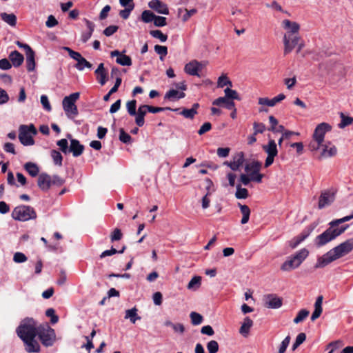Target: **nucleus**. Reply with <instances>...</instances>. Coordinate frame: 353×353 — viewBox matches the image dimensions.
<instances>
[{
    "mask_svg": "<svg viewBox=\"0 0 353 353\" xmlns=\"http://www.w3.org/2000/svg\"><path fill=\"white\" fill-rule=\"evenodd\" d=\"M37 336L41 343L46 347L52 346L56 339L54 330L48 323L41 324L38 326Z\"/></svg>",
    "mask_w": 353,
    "mask_h": 353,
    "instance_id": "6",
    "label": "nucleus"
},
{
    "mask_svg": "<svg viewBox=\"0 0 353 353\" xmlns=\"http://www.w3.org/2000/svg\"><path fill=\"white\" fill-rule=\"evenodd\" d=\"M353 250V238L348 239L317 259L316 269L323 268Z\"/></svg>",
    "mask_w": 353,
    "mask_h": 353,
    "instance_id": "1",
    "label": "nucleus"
},
{
    "mask_svg": "<svg viewBox=\"0 0 353 353\" xmlns=\"http://www.w3.org/2000/svg\"><path fill=\"white\" fill-rule=\"evenodd\" d=\"M145 112L158 113L165 110H171L170 108L154 107L148 105H142Z\"/></svg>",
    "mask_w": 353,
    "mask_h": 353,
    "instance_id": "45",
    "label": "nucleus"
},
{
    "mask_svg": "<svg viewBox=\"0 0 353 353\" xmlns=\"http://www.w3.org/2000/svg\"><path fill=\"white\" fill-rule=\"evenodd\" d=\"M9 59L12 65L16 68L21 65L24 61L23 55L17 50L11 52L9 54Z\"/></svg>",
    "mask_w": 353,
    "mask_h": 353,
    "instance_id": "27",
    "label": "nucleus"
},
{
    "mask_svg": "<svg viewBox=\"0 0 353 353\" xmlns=\"http://www.w3.org/2000/svg\"><path fill=\"white\" fill-rule=\"evenodd\" d=\"M201 278L200 276H194L188 285V289H192L194 286L199 288L201 285Z\"/></svg>",
    "mask_w": 353,
    "mask_h": 353,
    "instance_id": "61",
    "label": "nucleus"
},
{
    "mask_svg": "<svg viewBox=\"0 0 353 353\" xmlns=\"http://www.w3.org/2000/svg\"><path fill=\"white\" fill-rule=\"evenodd\" d=\"M217 85L218 87L219 88H223L227 85L232 86V82L228 79V78L225 75H221L218 79Z\"/></svg>",
    "mask_w": 353,
    "mask_h": 353,
    "instance_id": "59",
    "label": "nucleus"
},
{
    "mask_svg": "<svg viewBox=\"0 0 353 353\" xmlns=\"http://www.w3.org/2000/svg\"><path fill=\"white\" fill-rule=\"evenodd\" d=\"M145 114L146 112L144 110L143 107L142 106V105H140L138 108L137 112H136V114L134 115L136 116L135 122L138 126L141 127L144 125V117Z\"/></svg>",
    "mask_w": 353,
    "mask_h": 353,
    "instance_id": "34",
    "label": "nucleus"
},
{
    "mask_svg": "<svg viewBox=\"0 0 353 353\" xmlns=\"http://www.w3.org/2000/svg\"><path fill=\"white\" fill-rule=\"evenodd\" d=\"M341 121L339 123L340 128H343L347 125H351L353 123V117L345 116L343 113H341Z\"/></svg>",
    "mask_w": 353,
    "mask_h": 353,
    "instance_id": "41",
    "label": "nucleus"
},
{
    "mask_svg": "<svg viewBox=\"0 0 353 353\" xmlns=\"http://www.w3.org/2000/svg\"><path fill=\"white\" fill-rule=\"evenodd\" d=\"M24 168L32 177L37 176L39 172V169L37 165L32 162L26 163L24 165Z\"/></svg>",
    "mask_w": 353,
    "mask_h": 353,
    "instance_id": "36",
    "label": "nucleus"
},
{
    "mask_svg": "<svg viewBox=\"0 0 353 353\" xmlns=\"http://www.w3.org/2000/svg\"><path fill=\"white\" fill-rule=\"evenodd\" d=\"M285 99V95L284 94H279L275 97L270 99L267 97H262L259 99V104L264 105L269 107L274 106L277 103L281 102V101Z\"/></svg>",
    "mask_w": 353,
    "mask_h": 353,
    "instance_id": "21",
    "label": "nucleus"
},
{
    "mask_svg": "<svg viewBox=\"0 0 353 353\" xmlns=\"http://www.w3.org/2000/svg\"><path fill=\"white\" fill-rule=\"evenodd\" d=\"M332 130V127L327 123L323 122L316 125L314 132H328Z\"/></svg>",
    "mask_w": 353,
    "mask_h": 353,
    "instance_id": "43",
    "label": "nucleus"
},
{
    "mask_svg": "<svg viewBox=\"0 0 353 353\" xmlns=\"http://www.w3.org/2000/svg\"><path fill=\"white\" fill-rule=\"evenodd\" d=\"M224 92H225V97L227 99H228L229 100H232V101L233 99L240 100L239 94L236 90H234L229 88H227Z\"/></svg>",
    "mask_w": 353,
    "mask_h": 353,
    "instance_id": "53",
    "label": "nucleus"
},
{
    "mask_svg": "<svg viewBox=\"0 0 353 353\" xmlns=\"http://www.w3.org/2000/svg\"><path fill=\"white\" fill-rule=\"evenodd\" d=\"M207 350L208 353H216L219 351V344L217 341L212 340L207 343Z\"/></svg>",
    "mask_w": 353,
    "mask_h": 353,
    "instance_id": "55",
    "label": "nucleus"
},
{
    "mask_svg": "<svg viewBox=\"0 0 353 353\" xmlns=\"http://www.w3.org/2000/svg\"><path fill=\"white\" fill-rule=\"evenodd\" d=\"M150 34L154 38L159 39L161 42H165L168 39V36L159 30H150Z\"/></svg>",
    "mask_w": 353,
    "mask_h": 353,
    "instance_id": "50",
    "label": "nucleus"
},
{
    "mask_svg": "<svg viewBox=\"0 0 353 353\" xmlns=\"http://www.w3.org/2000/svg\"><path fill=\"white\" fill-rule=\"evenodd\" d=\"M238 205H239L241 212L243 215V217L241 221V223L245 224L249 221V219H250V209L246 205H242L241 203H238Z\"/></svg>",
    "mask_w": 353,
    "mask_h": 353,
    "instance_id": "32",
    "label": "nucleus"
},
{
    "mask_svg": "<svg viewBox=\"0 0 353 353\" xmlns=\"http://www.w3.org/2000/svg\"><path fill=\"white\" fill-rule=\"evenodd\" d=\"M12 217L19 221H27L37 218L34 209L30 205H21L14 208Z\"/></svg>",
    "mask_w": 353,
    "mask_h": 353,
    "instance_id": "7",
    "label": "nucleus"
},
{
    "mask_svg": "<svg viewBox=\"0 0 353 353\" xmlns=\"http://www.w3.org/2000/svg\"><path fill=\"white\" fill-rule=\"evenodd\" d=\"M26 67L28 72L34 70L35 68V53L34 51L26 54Z\"/></svg>",
    "mask_w": 353,
    "mask_h": 353,
    "instance_id": "35",
    "label": "nucleus"
},
{
    "mask_svg": "<svg viewBox=\"0 0 353 353\" xmlns=\"http://www.w3.org/2000/svg\"><path fill=\"white\" fill-rule=\"evenodd\" d=\"M141 18L144 23H148L154 21L155 14L150 10H144L141 14Z\"/></svg>",
    "mask_w": 353,
    "mask_h": 353,
    "instance_id": "42",
    "label": "nucleus"
},
{
    "mask_svg": "<svg viewBox=\"0 0 353 353\" xmlns=\"http://www.w3.org/2000/svg\"><path fill=\"white\" fill-rule=\"evenodd\" d=\"M325 134H313V140L310 142L309 148L311 150H321L324 141Z\"/></svg>",
    "mask_w": 353,
    "mask_h": 353,
    "instance_id": "23",
    "label": "nucleus"
},
{
    "mask_svg": "<svg viewBox=\"0 0 353 353\" xmlns=\"http://www.w3.org/2000/svg\"><path fill=\"white\" fill-rule=\"evenodd\" d=\"M148 6L159 14H169V9L167 5L160 0H152L148 3Z\"/></svg>",
    "mask_w": 353,
    "mask_h": 353,
    "instance_id": "19",
    "label": "nucleus"
},
{
    "mask_svg": "<svg viewBox=\"0 0 353 353\" xmlns=\"http://www.w3.org/2000/svg\"><path fill=\"white\" fill-rule=\"evenodd\" d=\"M92 65L85 58L80 59L75 65V68L78 70H83L85 68H91Z\"/></svg>",
    "mask_w": 353,
    "mask_h": 353,
    "instance_id": "47",
    "label": "nucleus"
},
{
    "mask_svg": "<svg viewBox=\"0 0 353 353\" xmlns=\"http://www.w3.org/2000/svg\"><path fill=\"white\" fill-rule=\"evenodd\" d=\"M335 195L334 192L325 191L321 193L319 199V208L322 209L330 205L334 201Z\"/></svg>",
    "mask_w": 353,
    "mask_h": 353,
    "instance_id": "17",
    "label": "nucleus"
},
{
    "mask_svg": "<svg viewBox=\"0 0 353 353\" xmlns=\"http://www.w3.org/2000/svg\"><path fill=\"white\" fill-rule=\"evenodd\" d=\"M19 139L20 142L26 146L34 144V141L31 134H19Z\"/></svg>",
    "mask_w": 353,
    "mask_h": 353,
    "instance_id": "38",
    "label": "nucleus"
},
{
    "mask_svg": "<svg viewBox=\"0 0 353 353\" xmlns=\"http://www.w3.org/2000/svg\"><path fill=\"white\" fill-rule=\"evenodd\" d=\"M269 121L270 126L268 129L269 131H272L273 132H292V131L285 130L284 126L282 125H279L278 120L272 115L269 117Z\"/></svg>",
    "mask_w": 353,
    "mask_h": 353,
    "instance_id": "24",
    "label": "nucleus"
},
{
    "mask_svg": "<svg viewBox=\"0 0 353 353\" xmlns=\"http://www.w3.org/2000/svg\"><path fill=\"white\" fill-rule=\"evenodd\" d=\"M264 305L268 308L277 309L282 306L283 299L275 294H268L263 297Z\"/></svg>",
    "mask_w": 353,
    "mask_h": 353,
    "instance_id": "10",
    "label": "nucleus"
},
{
    "mask_svg": "<svg viewBox=\"0 0 353 353\" xmlns=\"http://www.w3.org/2000/svg\"><path fill=\"white\" fill-rule=\"evenodd\" d=\"M310 314V312L305 309L301 310L296 316L294 319V323H299L302 322Z\"/></svg>",
    "mask_w": 353,
    "mask_h": 353,
    "instance_id": "49",
    "label": "nucleus"
},
{
    "mask_svg": "<svg viewBox=\"0 0 353 353\" xmlns=\"http://www.w3.org/2000/svg\"><path fill=\"white\" fill-rule=\"evenodd\" d=\"M118 29H119V27L117 26L112 25V26L107 27L103 30V34L106 37H110L113 34H114L118 30Z\"/></svg>",
    "mask_w": 353,
    "mask_h": 353,
    "instance_id": "63",
    "label": "nucleus"
},
{
    "mask_svg": "<svg viewBox=\"0 0 353 353\" xmlns=\"http://www.w3.org/2000/svg\"><path fill=\"white\" fill-rule=\"evenodd\" d=\"M27 259L26 256L22 252H16L13 256V261L17 263L26 262Z\"/></svg>",
    "mask_w": 353,
    "mask_h": 353,
    "instance_id": "62",
    "label": "nucleus"
},
{
    "mask_svg": "<svg viewBox=\"0 0 353 353\" xmlns=\"http://www.w3.org/2000/svg\"><path fill=\"white\" fill-rule=\"evenodd\" d=\"M252 325L253 321L248 316L245 317L239 329V333L246 337L249 334L250 330Z\"/></svg>",
    "mask_w": 353,
    "mask_h": 353,
    "instance_id": "29",
    "label": "nucleus"
},
{
    "mask_svg": "<svg viewBox=\"0 0 353 353\" xmlns=\"http://www.w3.org/2000/svg\"><path fill=\"white\" fill-rule=\"evenodd\" d=\"M154 51L160 55V59L163 61L168 54V48L164 46H154Z\"/></svg>",
    "mask_w": 353,
    "mask_h": 353,
    "instance_id": "51",
    "label": "nucleus"
},
{
    "mask_svg": "<svg viewBox=\"0 0 353 353\" xmlns=\"http://www.w3.org/2000/svg\"><path fill=\"white\" fill-rule=\"evenodd\" d=\"M309 251L303 248L295 254L290 256L281 266V270L284 272H289L299 268L301 264L308 256Z\"/></svg>",
    "mask_w": 353,
    "mask_h": 353,
    "instance_id": "5",
    "label": "nucleus"
},
{
    "mask_svg": "<svg viewBox=\"0 0 353 353\" xmlns=\"http://www.w3.org/2000/svg\"><path fill=\"white\" fill-rule=\"evenodd\" d=\"M68 138L70 141V145L66 139H61L57 141L59 150L65 154L72 153L74 158L80 157L84 152V145L81 144L77 139H73L70 134H68Z\"/></svg>",
    "mask_w": 353,
    "mask_h": 353,
    "instance_id": "2",
    "label": "nucleus"
},
{
    "mask_svg": "<svg viewBox=\"0 0 353 353\" xmlns=\"http://www.w3.org/2000/svg\"><path fill=\"white\" fill-rule=\"evenodd\" d=\"M263 150L268 154H273L276 155L278 154L277 147L276 144L274 140L270 139L268 141V145H263Z\"/></svg>",
    "mask_w": 353,
    "mask_h": 353,
    "instance_id": "30",
    "label": "nucleus"
},
{
    "mask_svg": "<svg viewBox=\"0 0 353 353\" xmlns=\"http://www.w3.org/2000/svg\"><path fill=\"white\" fill-rule=\"evenodd\" d=\"M63 50L67 51L68 52L69 56L72 59L76 60L77 61H78L80 59L83 57L79 52L74 51L69 47H63Z\"/></svg>",
    "mask_w": 353,
    "mask_h": 353,
    "instance_id": "58",
    "label": "nucleus"
},
{
    "mask_svg": "<svg viewBox=\"0 0 353 353\" xmlns=\"http://www.w3.org/2000/svg\"><path fill=\"white\" fill-rule=\"evenodd\" d=\"M190 318L191 319V323L193 325H198L202 323L203 321V317L201 314L196 312H192L190 314Z\"/></svg>",
    "mask_w": 353,
    "mask_h": 353,
    "instance_id": "40",
    "label": "nucleus"
},
{
    "mask_svg": "<svg viewBox=\"0 0 353 353\" xmlns=\"http://www.w3.org/2000/svg\"><path fill=\"white\" fill-rule=\"evenodd\" d=\"M244 161V154L243 152H239L232 157V160L231 161H225L224 165H227L233 171H237L239 168L243 165Z\"/></svg>",
    "mask_w": 353,
    "mask_h": 353,
    "instance_id": "12",
    "label": "nucleus"
},
{
    "mask_svg": "<svg viewBox=\"0 0 353 353\" xmlns=\"http://www.w3.org/2000/svg\"><path fill=\"white\" fill-rule=\"evenodd\" d=\"M125 50L120 52L119 50H114L110 52L112 57H117L116 62L123 66H130L132 65V59L130 57L125 55Z\"/></svg>",
    "mask_w": 353,
    "mask_h": 353,
    "instance_id": "13",
    "label": "nucleus"
},
{
    "mask_svg": "<svg viewBox=\"0 0 353 353\" xmlns=\"http://www.w3.org/2000/svg\"><path fill=\"white\" fill-rule=\"evenodd\" d=\"M290 341V336H286L280 345L279 353H284L285 352L288 346L289 345Z\"/></svg>",
    "mask_w": 353,
    "mask_h": 353,
    "instance_id": "64",
    "label": "nucleus"
},
{
    "mask_svg": "<svg viewBox=\"0 0 353 353\" xmlns=\"http://www.w3.org/2000/svg\"><path fill=\"white\" fill-rule=\"evenodd\" d=\"M337 153V149L331 143H327V144H323L322 148L321 150L320 155L319 157V159H327L332 157H334Z\"/></svg>",
    "mask_w": 353,
    "mask_h": 353,
    "instance_id": "15",
    "label": "nucleus"
},
{
    "mask_svg": "<svg viewBox=\"0 0 353 353\" xmlns=\"http://www.w3.org/2000/svg\"><path fill=\"white\" fill-rule=\"evenodd\" d=\"M154 24L157 27H163L167 24L166 18L161 16H156L154 19Z\"/></svg>",
    "mask_w": 353,
    "mask_h": 353,
    "instance_id": "60",
    "label": "nucleus"
},
{
    "mask_svg": "<svg viewBox=\"0 0 353 353\" xmlns=\"http://www.w3.org/2000/svg\"><path fill=\"white\" fill-rule=\"evenodd\" d=\"M185 94L183 92H179L178 90L172 89L166 92L165 99H168L170 101H175L176 99L184 98Z\"/></svg>",
    "mask_w": 353,
    "mask_h": 353,
    "instance_id": "31",
    "label": "nucleus"
},
{
    "mask_svg": "<svg viewBox=\"0 0 353 353\" xmlns=\"http://www.w3.org/2000/svg\"><path fill=\"white\" fill-rule=\"evenodd\" d=\"M349 227V225H341L340 228H334L330 225L322 234L316 236L314 239V244L317 248H321L336 237L342 234Z\"/></svg>",
    "mask_w": 353,
    "mask_h": 353,
    "instance_id": "4",
    "label": "nucleus"
},
{
    "mask_svg": "<svg viewBox=\"0 0 353 353\" xmlns=\"http://www.w3.org/2000/svg\"><path fill=\"white\" fill-rule=\"evenodd\" d=\"M312 228H305L298 236L294 237L290 242L289 245L292 249L296 248L301 242H303L311 233Z\"/></svg>",
    "mask_w": 353,
    "mask_h": 353,
    "instance_id": "18",
    "label": "nucleus"
},
{
    "mask_svg": "<svg viewBox=\"0 0 353 353\" xmlns=\"http://www.w3.org/2000/svg\"><path fill=\"white\" fill-rule=\"evenodd\" d=\"M23 341L26 345V350L28 352H39L40 345L39 343L35 340V338H32L31 339H28Z\"/></svg>",
    "mask_w": 353,
    "mask_h": 353,
    "instance_id": "26",
    "label": "nucleus"
},
{
    "mask_svg": "<svg viewBox=\"0 0 353 353\" xmlns=\"http://www.w3.org/2000/svg\"><path fill=\"white\" fill-rule=\"evenodd\" d=\"M51 157L52 158L53 162L55 165L59 166L62 165L63 157L59 151L52 150L51 151Z\"/></svg>",
    "mask_w": 353,
    "mask_h": 353,
    "instance_id": "44",
    "label": "nucleus"
},
{
    "mask_svg": "<svg viewBox=\"0 0 353 353\" xmlns=\"http://www.w3.org/2000/svg\"><path fill=\"white\" fill-rule=\"evenodd\" d=\"M16 332L22 341L35 338L38 334L37 322L32 318H26L17 327Z\"/></svg>",
    "mask_w": 353,
    "mask_h": 353,
    "instance_id": "3",
    "label": "nucleus"
},
{
    "mask_svg": "<svg viewBox=\"0 0 353 353\" xmlns=\"http://www.w3.org/2000/svg\"><path fill=\"white\" fill-rule=\"evenodd\" d=\"M198 103H194L190 109H184L181 112V114L188 119H192L194 115L197 113L196 109L199 108Z\"/></svg>",
    "mask_w": 353,
    "mask_h": 353,
    "instance_id": "39",
    "label": "nucleus"
},
{
    "mask_svg": "<svg viewBox=\"0 0 353 353\" xmlns=\"http://www.w3.org/2000/svg\"><path fill=\"white\" fill-rule=\"evenodd\" d=\"M235 196L239 199H246L248 196V190L246 188H241V185L239 184L236 186Z\"/></svg>",
    "mask_w": 353,
    "mask_h": 353,
    "instance_id": "46",
    "label": "nucleus"
},
{
    "mask_svg": "<svg viewBox=\"0 0 353 353\" xmlns=\"http://www.w3.org/2000/svg\"><path fill=\"white\" fill-rule=\"evenodd\" d=\"M323 297L322 295L319 296L314 303V310L311 316V321H314L323 312L322 303Z\"/></svg>",
    "mask_w": 353,
    "mask_h": 353,
    "instance_id": "25",
    "label": "nucleus"
},
{
    "mask_svg": "<svg viewBox=\"0 0 353 353\" xmlns=\"http://www.w3.org/2000/svg\"><path fill=\"white\" fill-rule=\"evenodd\" d=\"M352 219H353V214L351 215H349V216H344L341 219L333 220L329 223V225H333L334 228H340L341 227V226H339L340 224L345 223L346 221H350Z\"/></svg>",
    "mask_w": 353,
    "mask_h": 353,
    "instance_id": "48",
    "label": "nucleus"
},
{
    "mask_svg": "<svg viewBox=\"0 0 353 353\" xmlns=\"http://www.w3.org/2000/svg\"><path fill=\"white\" fill-rule=\"evenodd\" d=\"M1 19L11 26H15L17 24V17L13 13L8 14L2 12L1 14Z\"/></svg>",
    "mask_w": 353,
    "mask_h": 353,
    "instance_id": "37",
    "label": "nucleus"
},
{
    "mask_svg": "<svg viewBox=\"0 0 353 353\" xmlns=\"http://www.w3.org/2000/svg\"><path fill=\"white\" fill-rule=\"evenodd\" d=\"M19 132H37V130L33 123L29 125H21Z\"/></svg>",
    "mask_w": 353,
    "mask_h": 353,
    "instance_id": "52",
    "label": "nucleus"
},
{
    "mask_svg": "<svg viewBox=\"0 0 353 353\" xmlns=\"http://www.w3.org/2000/svg\"><path fill=\"white\" fill-rule=\"evenodd\" d=\"M202 65L196 60H192L185 64L184 71L188 74L200 77L199 72L201 70Z\"/></svg>",
    "mask_w": 353,
    "mask_h": 353,
    "instance_id": "16",
    "label": "nucleus"
},
{
    "mask_svg": "<svg viewBox=\"0 0 353 353\" xmlns=\"http://www.w3.org/2000/svg\"><path fill=\"white\" fill-rule=\"evenodd\" d=\"M97 75V80L101 85H103L105 84L108 79V72L104 68V64L101 63L97 70L94 72Z\"/></svg>",
    "mask_w": 353,
    "mask_h": 353,
    "instance_id": "22",
    "label": "nucleus"
},
{
    "mask_svg": "<svg viewBox=\"0 0 353 353\" xmlns=\"http://www.w3.org/2000/svg\"><path fill=\"white\" fill-rule=\"evenodd\" d=\"M123 234L119 228H115L110 234V240L112 242L119 241L122 239Z\"/></svg>",
    "mask_w": 353,
    "mask_h": 353,
    "instance_id": "57",
    "label": "nucleus"
},
{
    "mask_svg": "<svg viewBox=\"0 0 353 353\" xmlns=\"http://www.w3.org/2000/svg\"><path fill=\"white\" fill-rule=\"evenodd\" d=\"M137 311L138 310L136 307H134L130 310H127L125 311V319H129L131 323H135L137 320L141 319V316L137 314Z\"/></svg>",
    "mask_w": 353,
    "mask_h": 353,
    "instance_id": "33",
    "label": "nucleus"
},
{
    "mask_svg": "<svg viewBox=\"0 0 353 353\" xmlns=\"http://www.w3.org/2000/svg\"><path fill=\"white\" fill-rule=\"evenodd\" d=\"M128 112L131 116L136 114L137 101L136 100L129 101L126 104Z\"/></svg>",
    "mask_w": 353,
    "mask_h": 353,
    "instance_id": "56",
    "label": "nucleus"
},
{
    "mask_svg": "<svg viewBox=\"0 0 353 353\" xmlns=\"http://www.w3.org/2000/svg\"><path fill=\"white\" fill-rule=\"evenodd\" d=\"M300 41V36H290V34H284V54L286 55L290 53L292 51V50L295 48V46L298 45Z\"/></svg>",
    "mask_w": 353,
    "mask_h": 353,
    "instance_id": "11",
    "label": "nucleus"
},
{
    "mask_svg": "<svg viewBox=\"0 0 353 353\" xmlns=\"http://www.w3.org/2000/svg\"><path fill=\"white\" fill-rule=\"evenodd\" d=\"M37 184L43 191H47L51 186V176L46 173H41L39 175Z\"/></svg>",
    "mask_w": 353,
    "mask_h": 353,
    "instance_id": "20",
    "label": "nucleus"
},
{
    "mask_svg": "<svg viewBox=\"0 0 353 353\" xmlns=\"http://www.w3.org/2000/svg\"><path fill=\"white\" fill-rule=\"evenodd\" d=\"M79 98V93L74 92L65 97L63 100V108L68 117H74L78 114L75 102Z\"/></svg>",
    "mask_w": 353,
    "mask_h": 353,
    "instance_id": "8",
    "label": "nucleus"
},
{
    "mask_svg": "<svg viewBox=\"0 0 353 353\" xmlns=\"http://www.w3.org/2000/svg\"><path fill=\"white\" fill-rule=\"evenodd\" d=\"M283 28L287 30L285 34H290V36H299V32L300 26L295 21H291L289 19H285L282 22Z\"/></svg>",
    "mask_w": 353,
    "mask_h": 353,
    "instance_id": "14",
    "label": "nucleus"
},
{
    "mask_svg": "<svg viewBox=\"0 0 353 353\" xmlns=\"http://www.w3.org/2000/svg\"><path fill=\"white\" fill-rule=\"evenodd\" d=\"M46 315L50 318L52 324H55L59 321V316L55 314V310L53 308H48L46 311Z\"/></svg>",
    "mask_w": 353,
    "mask_h": 353,
    "instance_id": "54",
    "label": "nucleus"
},
{
    "mask_svg": "<svg viewBox=\"0 0 353 353\" xmlns=\"http://www.w3.org/2000/svg\"><path fill=\"white\" fill-rule=\"evenodd\" d=\"M212 104L217 106H223L228 110L234 109L235 106L234 101L229 100L225 97L217 98L212 102Z\"/></svg>",
    "mask_w": 353,
    "mask_h": 353,
    "instance_id": "28",
    "label": "nucleus"
},
{
    "mask_svg": "<svg viewBox=\"0 0 353 353\" xmlns=\"http://www.w3.org/2000/svg\"><path fill=\"white\" fill-rule=\"evenodd\" d=\"M261 168V163L259 161H252L245 165V171L249 174L252 181L261 183L264 175L259 172Z\"/></svg>",
    "mask_w": 353,
    "mask_h": 353,
    "instance_id": "9",
    "label": "nucleus"
}]
</instances>
